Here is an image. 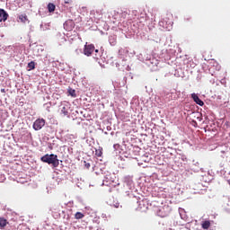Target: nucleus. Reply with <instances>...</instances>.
<instances>
[{"label": "nucleus", "mask_w": 230, "mask_h": 230, "mask_svg": "<svg viewBox=\"0 0 230 230\" xmlns=\"http://www.w3.org/2000/svg\"><path fill=\"white\" fill-rule=\"evenodd\" d=\"M73 28H75V22H73V20H68V21H66L65 23H64V29L66 31H73Z\"/></svg>", "instance_id": "nucleus-4"}, {"label": "nucleus", "mask_w": 230, "mask_h": 230, "mask_svg": "<svg viewBox=\"0 0 230 230\" xmlns=\"http://www.w3.org/2000/svg\"><path fill=\"white\" fill-rule=\"evenodd\" d=\"M44 125H46V120L44 119H38L33 123V128L34 130H40Z\"/></svg>", "instance_id": "nucleus-3"}, {"label": "nucleus", "mask_w": 230, "mask_h": 230, "mask_svg": "<svg viewBox=\"0 0 230 230\" xmlns=\"http://www.w3.org/2000/svg\"><path fill=\"white\" fill-rule=\"evenodd\" d=\"M67 93L72 98H76V91L75 89L69 87Z\"/></svg>", "instance_id": "nucleus-9"}, {"label": "nucleus", "mask_w": 230, "mask_h": 230, "mask_svg": "<svg viewBox=\"0 0 230 230\" xmlns=\"http://www.w3.org/2000/svg\"><path fill=\"white\" fill-rule=\"evenodd\" d=\"M61 114H63V116H67V114H69V112L67 111V108H66V106H64L61 109Z\"/></svg>", "instance_id": "nucleus-16"}, {"label": "nucleus", "mask_w": 230, "mask_h": 230, "mask_svg": "<svg viewBox=\"0 0 230 230\" xmlns=\"http://www.w3.org/2000/svg\"><path fill=\"white\" fill-rule=\"evenodd\" d=\"M216 66L217 67V71H220V66H218V64L216 63Z\"/></svg>", "instance_id": "nucleus-22"}, {"label": "nucleus", "mask_w": 230, "mask_h": 230, "mask_svg": "<svg viewBox=\"0 0 230 230\" xmlns=\"http://www.w3.org/2000/svg\"><path fill=\"white\" fill-rule=\"evenodd\" d=\"M40 161H42V163H47V164H52L53 168H58V164H60L58 156L55 154H47L40 158Z\"/></svg>", "instance_id": "nucleus-1"}, {"label": "nucleus", "mask_w": 230, "mask_h": 230, "mask_svg": "<svg viewBox=\"0 0 230 230\" xmlns=\"http://www.w3.org/2000/svg\"><path fill=\"white\" fill-rule=\"evenodd\" d=\"M172 19H173V15H172V14H167V17H165V18L164 19V21L165 22H168V23L171 24V26H172V24H173V22H172Z\"/></svg>", "instance_id": "nucleus-8"}, {"label": "nucleus", "mask_w": 230, "mask_h": 230, "mask_svg": "<svg viewBox=\"0 0 230 230\" xmlns=\"http://www.w3.org/2000/svg\"><path fill=\"white\" fill-rule=\"evenodd\" d=\"M95 53H99V50H98V49H95Z\"/></svg>", "instance_id": "nucleus-24"}, {"label": "nucleus", "mask_w": 230, "mask_h": 230, "mask_svg": "<svg viewBox=\"0 0 230 230\" xmlns=\"http://www.w3.org/2000/svg\"><path fill=\"white\" fill-rule=\"evenodd\" d=\"M96 155H98V157H102V151H96Z\"/></svg>", "instance_id": "nucleus-19"}, {"label": "nucleus", "mask_w": 230, "mask_h": 230, "mask_svg": "<svg viewBox=\"0 0 230 230\" xmlns=\"http://www.w3.org/2000/svg\"><path fill=\"white\" fill-rule=\"evenodd\" d=\"M191 98L195 102V103H197V105H199V107H203L204 102H202V100L199 98V95H197L196 93H191Z\"/></svg>", "instance_id": "nucleus-6"}, {"label": "nucleus", "mask_w": 230, "mask_h": 230, "mask_svg": "<svg viewBox=\"0 0 230 230\" xmlns=\"http://www.w3.org/2000/svg\"><path fill=\"white\" fill-rule=\"evenodd\" d=\"M19 20L22 22H28V16L26 14H21L19 16Z\"/></svg>", "instance_id": "nucleus-13"}, {"label": "nucleus", "mask_w": 230, "mask_h": 230, "mask_svg": "<svg viewBox=\"0 0 230 230\" xmlns=\"http://www.w3.org/2000/svg\"><path fill=\"white\" fill-rule=\"evenodd\" d=\"M209 73H211V68H209Z\"/></svg>", "instance_id": "nucleus-26"}, {"label": "nucleus", "mask_w": 230, "mask_h": 230, "mask_svg": "<svg viewBox=\"0 0 230 230\" xmlns=\"http://www.w3.org/2000/svg\"><path fill=\"white\" fill-rule=\"evenodd\" d=\"M103 17V13L102 11H93V18L95 21H100Z\"/></svg>", "instance_id": "nucleus-7"}, {"label": "nucleus", "mask_w": 230, "mask_h": 230, "mask_svg": "<svg viewBox=\"0 0 230 230\" xmlns=\"http://www.w3.org/2000/svg\"><path fill=\"white\" fill-rule=\"evenodd\" d=\"M8 17V13L4 9H0V22H6Z\"/></svg>", "instance_id": "nucleus-5"}, {"label": "nucleus", "mask_w": 230, "mask_h": 230, "mask_svg": "<svg viewBox=\"0 0 230 230\" xmlns=\"http://www.w3.org/2000/svg\"><path fill=\"white\" fill-rule=\"evenodd\" d=\"M1 93H6V90H4V88H2Z\"/></svg>", "instance_id": "nucleus-23"}, {"label": "nucleus", "mask_w": 230, "mask_h": 230, "mask_svg": "<svg viewBox=\"0 0 230 230\" xmlns=\"http://www.w3.org/2000/svg\"><path fill=\"white\" fill-rule=\"evenodd\" d=\"M57 8V6L55 5V4L53 3H49L48 4V10L50 13H52V12H55V9Z\"/></svg>", "instance_id": "nucleus-10"}, {"label": "nucleus", "mask_w": 230, "mask_h": 230, "mask_svg": "<svg viewBox=\"0 0 230 230\" xmlns=\"http://www.w3.org/2000/svg\"><path fill=\"white\" fill-rule=\"evenodd\" d=\"M95 58H98V55L95 54Z\"/></svg>", "instance_id": "nucleus-25"}, {"label": "nucleus", "mask_w": 230, "mask_h": 230, "mask_svg": "<svg viewBox=\"0 0 230 230\" xmlns=\"http://www.w3.org/2000/svg\"><path fill=\"white\" fill-rule=\"evenodd\" d=\"M142 19L145 20V16H141L140 18H138V21H139L140 22H143Z\"/></svg>", "instance_id": "nucleus-20"}, {"label": "nucleus", "mask_w": 230, "mask_h": 230, "mask_svg": "<svg viewBox=\"0 0 230 230\" xmlns=\"http://www.w3.org/2000/svg\"><path fill=\"white\" fill-rule=\"evenodd\" d=\"M65 4H73V0H65Z\"/></svg>", "instance_id": "nucleus-18"}, {"label": "nucleus", "mask_w": 230, "mask_h": 230, "mask_svg": "<svg viewBox=\"0 0 230 230\" xmlns=\"http://www.w3.org/2000/svg\"><path fill=\"white\" fill-rule=\"evenodd\" d=\"M6 219L0 217V227H6Z\"/></svg>", "instance_id": "nucleus-15"}, {"label": "nucleus", "mask_w": 230, "mask_h": 230, "mask_svg": "<svg viewBox=\"0 0 230 230\" xmlns=\"http://www.w3.org/2000/svg\"><path fill=\"white\" fill-rule=\"evenodd\" d=\"M202 229H209V227H211V222L209 221H204L201 224Z\"/></svg>", "instance_id": "nucleus-11"}, {"label": "nucleus", "mask_w": 230, "mask_h": 230, "mask_svg": "<svg viewBox=\"0 0 230 230\" xmlns=\"http://www.w3.org/2000/svg\"><path fill=\"white\" fill-rule=\"evenodd\" d=\"M94 45L93 44H85L84 48V55L86 57H91L94 53Z\"/></svg>", "instance_id": "nucleus-2"}, {"label": "nucleus", "mask_w": 230, "mask_h": 230, "mask_svg": "<svg viewBox=\"0 0 230 230\" xmlns=\"http://www.w3.org/2000/svg\"><path fill=\"white\" fill-rule=\"evenodd\" d=\"M128 15V13L127 11H122V13H120V17L122 19H127Z\"/></svg>", "instance_id": "nucleus-17"}, {"label": "nucleus", "mask_w": 230, "mask_h": 230, "mask_svg": "<svg viewBox=\"0 0 230 230\" xmlns=\"http://www.w3.org/2000/svg\"><path fill=\"white\" fill-rule=\"evenodd\" d=\"M84 217H85V215H84V213H82V212H76L75 215V218L76 220H82V218H84Z\"/></svg>", "instance_id": "nucleus-12"}, {"label": "nucleus", "mask_w": 230, "mask_h": 230, "mask_svg": "<svg viewBox=\"0 0 230 230\" xmlns=\"http://www.w3.org/2000/svg\"><path fill=\"white\" fill-rule=\"evenodd\" d=\"M86 168H91V164H85Z\"/></svg>", "instance_id": "nucleus-21"}, {"label": "nucleus", "mask_w": 230, "mask_h": 230, "mask_svg": "<svg viewBox=\"0 0 230 230\" xmlns=\"http://www.w3.org/2000/svg\"><path fill=\"white\" fill-rule=\"evenodd\" d=\"M28 68H29V71H33V69H35V62L31 61L30 63H28Z\"/></svg>", "instance_id": "nucleus-14"}]
</instances>
